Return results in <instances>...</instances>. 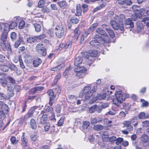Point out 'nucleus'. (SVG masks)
Listing matches in <instances>:
<instances>
[{
  "mask_svg": "<svg viewBox=\"0 0 149 149\" xmlns=\"http://www.w3.org/2000/svg\"><path fill=\"white\" fill-rule=\"evenodd\" d=\"M97 107L96 105H94L91 107L89 110V111L90 113H94L96 110V108Z\"/></svg>",
  "mask_w": 149,
  "mask_h": 149,
  "instance_id": "c03bdc74",
  "label": "nucleus"
},
{
  "mask_svg": "<svg viewBox=\"0 0 149 149\" xmlns=\"http://www.w3.org/2000/svg\"><path fill=\"white\" fill-rule=\"evenodd\" d=\"M141 139L142 141L144 142H147L148 140V138L147 136L145 134L142 135Z\"/></svg>",
  "mask_w": 149,
  "mask_h": 149,
  "instance_id": "de8ad7c7",
  "label": "nucleus"
},
{
  "mask_svg": "<svg viewBox=\"0 0 149 149\" xmlns=\"http://www.w3.org/2000/svg\"><path fill=\"white\" fill-rule=\"evenodd\" d=\"M45 2L44 0H40L38 2V6L39 8H42L44 7V5L45 4Z\"/></svg>",
  "mask_w": 149,
  "mask_h": 149,
  "instance_id": "a18cd8bd",
  "label": "nucleus"
},
{
  "mask_svg": "<svg viewBox=\"0 0 149 149\" xmlns=\"http://www.w3.org/2000/svg\"><path fill=\"white\" fill-rule=\"evenodd\" d=\"M103 127L100 124H98L95 125L93 127V129L96 131H100L103 129Z\"/></svg>",
  "mask_w": 149,
  "mask_h": 149,
  "instance_id": "473e14b6",
  "label": "nucleus"
},
{
  "mask_svg": "<svg viewBox=\"0 0 149 149\" xmlns=\"http://www.w3.org/2000/svg\"><path fill=\"white\" fill-rule=\"evenodd\" d=\"M47 118V115L46 114L42 115V116L39 115L38 118L37 120L40 124H44L46 123Z\"/></svg>",
  "mask_w": 149,
  "mask_h": 149,
  "instance_id": "9d476101",
  "label": "nucleus"
},
{
  "mask_svg": "<svg viewBox=\"0 0 149 149\" xmlns=\"http://www.w3.org/2000/svg\"><path fill=\"white\" fill-rule=\"evenodd\" d=\"M42 60L39 58H36L33 61V64L35 67L38 66L41 63Z\"/></svg>",
  "mask_w": 149,
  "mask_h": 149,
  "instance_id": "a878e982",
  "label": "nucleus"
},
{
  "mask_svg": "<svg viewBox=\"0 0 149 149\" xmlns=\"http://www.w3.org/2000/svg\"><path fill=\"white\" fill-rule=\"evenodd\" d=\"M91 87L89 86H86L82 90V91L85 92V97L86 100L89 99L92 95L93 93L91 91Z\"/></svg>",
  "mask_w": 149,
  "mask_h": 149,
  "instance_id": "20e7f679",
  "label": "nucleus"
},
{
  "mask_svg": "<svg viewBox=\"0 0 149 149\" xmlns=\"http://www.w3.org/2000/svg\"><path fill=\"white\" fill-rule=\"evenodd\" d=\"M54 90L58 94H59L61 92V89L59 86L58 85H57L56 86Z\"/></svg>",
  "mask_w": 149,
  "mask_h": 149,
  "instance_id": "774afa93",
  "label": "nucleus"
},
{
  "mask_svg": "<svg viewBox=\"0 0 149 149\" xmlns=\"http://www.w3.org/2000/svg\"><path fill=\"white\" fill-rule=\"evenodd\" d=\"M110 24L113 28L115 30L119 29L121 31H123L124 28L123 23H119L117 22L116 20H112L111 21Z\"/></svg>",
  "mask_w": 149,
  "mask_h": 149,
  "instance_id": "7ed1b4c3",
  "label": "nucleus"
},
{
  "mask_svg": "<svg viewBox=\"0 0 149 149\" xmlns=\"http://www.w3.org/2000/svg\"><path fill=\"white\" fill-rule=\"evenodd\" d=\"M138 118L140 119H144L146 118V113L144 112L140 113L138 116Z\"/></svg>",
  "mask_w": 149,
  "mask_h": 149,
  "instance_id": "a19ab883",
  "label": "nucleus"
},
{
  "mask_svg": "<svg viewBox=\"0 0 149 149\" xmlns=\"http://www.w3.org/2000/svg\"><path fill=\"white\" fill-rule=\"evenodd\" d=\"M82 58L80 56H78L75 59L74 65L75 66H78L80 64L82 63Z\"/></svg>",
  "mask_w": 149,
  "mask_h": 149,
  "instance_id": "aec40b11",
  "label": "nucleus"
},
{
  "mask_svg": "<svg viewBox=\"0 0 149 149\" xmlns=\"http://www.w3.org/2000/svg\"><path fill=\"white\" fill-rule=\"evenodd\" d=\"M141 101L142 102V107H147L148 105V102L143 99H141Z\"/></svg>",
  "mask_w": 149,
  "mask_h": 149,
  "instance_id": "4d7b16f0",
  "label": "nucleus"
},
{
  "mask_svg": "<svg viewBox=\"0 0 149 149\" xmlns=\"http://www.w3.org/2000/svg\"><path fill=\"white\" fill-rule=\"evenodd\" d=\"M86 70L84 67H77L74 69V71L76 72V75L79 78L82 77V74Z\"/></svg>",
  "mask_w": 149,
  "mask_h": 149,
  "instance_id": "0eeeda50",
  "label": "nucleus"
},
{
  "mask_svg": "<svg viewBox=\"0 0 149 149\" xmlns=\"http://www.w3.org/2000/svg\"><path fill=\"white\" fill-rule=\"evenodd\" d=\"M141 15V14L140 13H135V15H132V18H131V19L134 21H136L137 18H140L142 16Z\"/></svg>",
  "mask_w": 149,
  "mask_h": 149,
  "instance_id": "c756f323",
  "label": "nucleus"
},
{
  "mask_svg": "<svg viewBox=\"0 0 149 149\" xmlns=\"http://www.w3.org/2000/svg\"><path fill=\"white\" fill-rule=\"evenodd\" d=\"M27 41L29 43H32L36 42L37 40L36 38V36L33 37H30L27 38Z\"/></svg>",
  "mask_w": 149,
  "mask_h": 149,
  "instance_id": "cd10ccee",
  "label": "nucleus"
},
{
  "mask_svg": "<svg viewBox=\"0 0 149 149\" xmlns=\"http://www.w3.org/2000/svg\"><path fill=\"white\" fill-rule=\"evenodd\" d=\"M132 9L134 11H137L138 13L143 14V12H145V10L143 8L139 9V7L136 5H134L132 7Z\"/></svg>",
  "mask_w": 149,
  "mask_h": 149,
  "instance_id": "4468645a",
  "label": "nucleus"
},
{
  "mask_svg": "<svg viewBox=\"0 0 149 149\" xmlns=\"http://www.w3.org/2000/svg\"><path fill=\"white\" fill-rule=\"evenodd\" d=\"M113 19L116 20L117 22L119 23H123V22L125 20V17L124 15L121 14L119 15V16L115 15L113 17Z\"/></svg>",
  "mask_w": 149,
  "mask_h": 149,
  "instance_id": "6e6552de",
  "label": "nucleus"
},
{
  "mask_svg": "<svg viewBox=\"0 0 149 149\" xmlns=\"http://www.w3.org/2000/svg\"><path fill=\"white\" fill-rule=\"evenodd\" d=\"M57 4L60 7L62 8H65L68 6V3L64 0L58 2Z\"/></svg>",
  "mask_w": 149,
  "mask_h": 149,
  "instance_id": "6ab92c4d",
  "label": "nucleus"
},
{
  "mask_svg": "<svg viewBox=\"0 0 149 149\" xmlns=\"http://www.w3.org/2000/svg\"><path fill=\"white\" fill-rule=\"evenodd\" d=\"M82 10L80 5L78 4L76 6V13L75 14L76 16H80L81 15Z\"/></svg>",
  "mask_w": 149,
  "mask_h": 149,
  "instance_id": "393cba45",
  "label": "nucleus"
},
{
  "mask_svg": "<svg viewBox=\"0 0 149 149\" xmlns=\"http://www.w3.org/2000/svg\"><path fill=\"white\" fill-rule=\"evenodd\" d=\"M90 44L93 47L97 48H99L101 45L102 46L103 45V44H100L99 41H98L97 39L92 40L91 41Z\"/></svg>",
  "mask_w": 149,
  "mask_h": 149,
  "instance_id": "9b49d317",
  "label": "nucleus"
},
{
  "mask_svg": "<svg viewBox=\"0 0 149 149\" xmlns=\"http://www.w3.org/2000/svg\"><path fill=\"white\" fill-rule=\"evenodd\" d=\"M65 118L64 116H62L58 122V125L59 126H61L63 123L64 120Z\"/></svg>",
  "mask_w": 149,
  "mask_h": 149,
  "instance_id": "49530a36",
  "label": "nucleus"
},
{
  "mask_svg": "<svg viewBox=\"0 0 149 149\" xmlns=\"http://www.w3.org/2000/svg\"><path fill=\"white\" fill-rule=\"evenodd\" d=\"M10 36L11 39L13 41L15 40L17 38L16 34L15 32H12L11 33Z\"/></svg>",
  "mask_w": 149,
  "mask_h": 149,
  "instance_id": "6e6d98bb",
  "label": "nucleus"
},
{
  "mask_svg": "<svg viewBox=\"0 0 149 149\" xmlns=\"http://www.w3.org/2000/svg\"><path fill=\"white\" fill-rule=\"evenodd\" d=\"M7 87L8 88L7 94L10 97L13 96L14 94L13 90L15 87V86H12L11 87H10L9 86V84H8L7 85Z\"/></svg>",
  "mask_w": 149,
  "mask_h": 149,
  "instance_id": "a211bd4d",
  "label": "nucleus"
},
{
  "mask_svg": "<svg viewBox=\"0 0 149 149\" xmlns=\"http://www.w3.org/2000/svg\"><path fill=\"white\" fill-rule=\"evenodd\" d=\"M123 138L121 137H119L117 138H116V143L117 145H118V144L120 143L123 142Z\"/></svg>",
  "mask_w": 149,
  "mask_h": 149,
  "instance_id": "680f3d73",
  "label": "nucleus"
},
{
  "mask_svg": "<svg viewBox=\"0 0 149 149\" xmlns=\"http://www.w3.org/2000/svg\"><path fill=\"white\" fill-rule=\"evenodd\" d=\"M115 96L116 97L113 100V103L115 105V106H113L112 110L108 112L107 114L111 115H115L116 112L119 110L120 104H121L122 101L128 97L129 95L127 94L122 93L121 91H118L116 92Z\"/></svg>",
  "mask_w": 149,
  "mask_h": 149,
  "instance_id": "f257e3e1",
  "label": "nucleus"
},
{
  "mask_svg": "<svg viewBox=\"0 0 149 149\" xmlns=\"http://www.w3.org/2000/svg\"><path fill=\"white\" fill-rule=\"evenodd\" d=\"M89 34H88V33H87L86 32H85L82 35V36L81 38V42H82V41H83L84 40V38H87V36H88V35Z\"/></svg>",
  "mask_w": 149,
  "mask_h": 149,
  "instance_id": "5fc2aeb1",
  "label": "nucleus"
},
{
  "mask_svg": "<svg viewBox=\"0 0 149 149\" xmlns=\"http://www.w3.org/2000/svg\"><path fill=\"white\" fill-rule=\"evenodd\" d=\"M7 79L9 81V83H11L10 85H9V86L10 87H11L12 86H14V84L15 83V80L10 76L8 77Z\"/></svg>",
  "mask_w": 149,
  "mask_h": 149,
  "instance_id": "2f4dec72",
  "label": "nucleus"
},
{
  "mask_svg": "<svg viewBox=\"0 0 149 149\" xmlns=\"http://www.w3.org/2000/svg\"><path fill=\"white\" fill-rule=\"evenodd\" d=\"M41 8H42L41 11L43 13H48L49 12V10L47 7L44 6Z\"/></svg>",
  "mask_w": 149,
  "mask_h": 149,
  "instance_id": "e2e57ef3",
  "label": "nucleus"
},
{
  "mask_svg": "<svg viewBox=\"0 0 149 149\" xmlns=\"http://www.w3.org/2000/svg\"><path fill=\"white\" fill-rule=\"evenodd\" d=\"M23 38L22 37H19V39L15 42L14 44V47L16 48H17L19 46L21 43L23 42Z\"/></svg>",
  "mask_w": 149,
  "mask_h": 149,
  "instance_id": "4be33fe9",
  "label": "nucleus"
},
{
  "mask_svg": "<svg viewBox=\"0 0 149 149\" xmlns=\"http://www.w3.org/2000/svg\"><path fill=\"white\" fill-rule=\"evenodd\" d=\"M70 70V67L69 66L65 70L63 73V75L64 76H66L68 74L69 70Z\"/></svg>",
  "mask_w": 149,
  "mask_h": 149,
  "instance_id": "0e129e2a",
  "label": "nucleus"
},
{
  "mask_svg": "<svg viewBox=\"0 0 149 149\" xmlns=\"http://www.w3.org/2000/svg\"><path fill=\"white\" fill-rule=\"evenodd\" d=\"M55 33L57 37L61 38L64 34V31L62 26H57L55 28Z\"/></svg>",
  "mask_w": 149,
  "mask_h": 149,
  "instance_id": "39448f33",
  "label": "nucleus"
},
{
  "mask_svg": "<svg viewBox=\"0 0 149 149\" xmlns=\"http://www.w3.org/2000/svg\"><path fill=\"white\" fill-rule=\"evenodd\" d=\"M125 23L126 25L128 26V27L129 28H132L134 27V24L132 21L131 19L129 18L128 19H125Z\"/></svg>",
  "mask_w": 149,
  "mask_h": 149,
  "instance_id": "f3484780",
  "label": "nucleus"
},
{
  "mask_svg": "<svg viewBox=\"0 0 149 149\" xmlns=\"http://www.w3.org/2000/svg\"><path fill=\"white\" fill-rule=\"evenodd\" d=\"M33 113L31 111L29 110L28 113L24 116L25 119H27L31 117L33 115Z\"/></svg>",
  "mask_w": 149,
  "mask_h": 149,
  "instance_id": "79ce46f5",
  "label": "nucleus"
},
{
  "mask_svg": "<svg viewBox=\"0 0 149 149\" xmlns=\"http://www.w3.org/2000/svg\"><path fill=\"white\" fill-rule=\"evenodd\" d=\"M107 31L111 38H114L115 34L113 31L110 29H107Z\"/></svg>",
  "mask_w": 149,
  "mask_h": 149,
  "instance_id": "e433bc0d",
  "label": "nucleus"
},
{
  "mask_svg": "<svg viewBox=\"0 0 149 149\" xmlns=\"http://www.w3.org/2000/svg\"><path fill=\"white\" fill-rule=\"evenodd\" d=\"M71 22L74 24H77L79 22L78 19L75 17H72L70 19Z\"/></svg>",
  "mask_w": 149,
  "mask_h": 149,
  "instance_id": "3c124183",
  "label": "nucleus"
},
{
  "mask_svg": "<svg viewBox=\"0 0 149 149\" xmlns=\"http://www.w3.org/2000/svg\"><path fill=\"white\" fill-rule=\"evenodd\" d=\"M0 83L2 86L4 87L7 85V81L5 78V76L0 74Z\"/></svg>",
  "mask_w": 149,
  "mask_h": 149,
  "instance_id": "dca6fc26",
  "label": "nucleus"
},
{
  "mask_svg": "<svg viewBox=\"0 0 149 149\" xmlns=\"http://www.w3.org/2000/svg\"><path fill=\"white\" fill-rule=\"evenodd\" d=\"M149 17H146L143 18L142 20V21L145 23H147L146 26H149Z\"/></svg>",
  "mask_w": 149,
  "mask_h": 149,
  "instance_id": "864d4df0",
  "label": "nucleus"
},
{
  "mask_svg": "<svg viewBox=\"0 0 149 149\" xmlns=\"http://www.w3.org/2000/svg\"><path fill=\"white\" fill-rule=\"evenodd\" d=\"M48 95L50 96L49 98H55L56 97V95L54 94L53 91L52 89L49 90L47 92Z\"/></svg>",
  "mask_w": 149,
  "mask_h": 149,
  "instance_id": "72a5a7b5",
  "label": "nucleus"
},
{
  "mask_svg": "<svg viewBox=\"0 0 149 149\" xmlns=\"http://www.w3.org/2000/svg\"><path fill=\"white\" fill-rule=\"evenodd\" d=\"M8 32L3 31L2 34L1 35V42H6L7 37L8 36Z\"/></svg>",
  "mask_w": 149,
  "mask_h": 149,
  "instance_id": "5701e85b",
  "label": "nucleus"
},
{
  "mask_svg": "<svg viewBox=\"0 0 149 149\" xmlns=\"http://www.w3.org/2000/svg\"><path fill=\"white\" fill-rule=\"evenodd\" d=\"M131 123V122L130 121H125L123 122V124L124 126L126 127L130 126Z\"/></svg>",
  "mask_w": 149,
  "mask_h": 149,
  "instance_id": "13d9d810",
  "label": "nucleus"
},
{
  "mask_svg": "<svg viewBox=\"0 0 149 149\" xmlns=\"http://www.w3.org/2000/svg\"><path fill=\"white\" fill-rule=\"evenodd\" d=\"M61 77V75L60 73H58L56 75L54 80L53 83L52 84V86H54L57 83L58 80L60 79Z\"/></svg>",
  "mask_w": 149,
  "mask_h": 149,
  "instance_id": "bb28decb",
  "label": "nucleus"
},
{
  "mask_svg": "<svg viewBox=\"0 0 149 149\" xmlns=\"http://www.w3.org/2000/svg\"><path fill=\"white\" fill-rule=\"evenodd\" d=\"M136 31L138 33H143L144 29V26L141 21H138L136 23Z\"/></svg>",
  "mask_w": 149,
  "mask_h": 149,
  "instance_id": "1a4fd4ad",
  "label": "nucleus"
},
{
  "mask_svg": "<svg viewBox=\"0 0 149 149\" xmlns=\"http://www.w3.org/2000/svg\"><path fill=\"white\" fill-rule=\"evenodd\" d=\"M25 134L24 133H23L21 139V145L23 146L24 147L27 146L28 141L26 136H25Z\"/></svg>",
  "mask_w": 149,
  "mask_h": 149,
  "instance_id": "f8f14e48",
  "label": "nucleus"
},
{
  "mask_svg": "<svg viewBox=\"0 0 149 149\" xmlns=\"http://www.w3.org/2000/svg\"><path fill=\"white\" fill-rule=\"evenodd\" d=\"M36 31L37 32H40L41 30V26L40 25L36 23L34 24Z\"/></svg>",
  "mask_w": 149,
  "mask_h": 149,
  "instance_id": "ea45409f",
  "label": "nucleus"
},
{
  "mask_svg": "<svg viewBox=\"0 0 149 149\" xmlns=\"http://www.w3.org/2000/svg\"><path fill=\"white\" fill-rule=\"evenodd\" d=\"M98 24L97 23H95L92 24L88 28L87 32L88 34H90L92 32L97 26Z\"/></svg>",
  "mask_w": 149,
  "mask_h": 149,
  "instance_id": "412c9836",
  "label": "nucleus"
},
{
  "mask_svg": "<svg viewBox=\"0 0 149 149\" xmlns=\"http://www.w3.org/2000/svg\"><path fill=\"white\" fill-rule=\"evenodd\" d=\"M44 110L46 112L49 111L52 112L53 111V108L52 107H50L49 106H46L45 107Z\"/></svg>",
  "mask_w": 149,
  "mask_h": 149,
  "instance_id": "37998d69",
  "label": "nucleus"
},
{
  "mask_svg": "<svg viewBox=\"0 0 149 149\" xmlns=\"http://www.w3.org/2000/svg\"><path fill=\"white\" fill-rule=\"evenodd\" d=\"M36 49L38 52H39L41 50L44 48L42 43H40L38 44L36 47Z\"/></svg>",
  "mask_w": 149,
  "mask_h": 149,
  "instance_id": "58836bf2",
  "label": "nucleus"
},
{
  "mask_svg": "<svg viewBox=\"0 0 149 149\" xmlns=\"http://www.w3.org/2000/svg\"><path fill=\"white\" fill-rule=\"evenodd\" d=\"M74 35L73 37V40L75 42L77 41L78 38L80 34V31L77 28L75 29L74 32Z\"/></svg>",
  "mask_w": 149,
  "mask_h": 149,
  "instance_id": "ddd939ff",
  "label": "nucleus"
},
{
  "mask_svg": "<svg viewBox=\"0 0 149 149\" xmlns=\"http://www.w3.org/2000/svg\"><path fill=\"white\" fill-rule=\"evenodd\" d=\"M17 26V24L16 22H11L10 24L9 25L10 28L11 29L15 28Z\"/></svg>",
  "mask_w": 149,
  "mask_h": 149,
  "instance_id": "8fccbe9b",
  "label": "nucleus"
},
{
  "mask_svg": "<svg viewBox=\"0 0 149 149\" xmlns=\"http://www.w3.org/2000/svg\"><path fill=\"white\" fill-rule=\"evenodd\" d=\"M30 125L32 129L35 130L36 129L37 127L36 123L35 120L33 118L31 119Z\"/></svg>",
  "mask_w": 149,
  "mask_h": 149,
  "instance_id": "7c9ffc66",
  "label": "nucleus"
},
{
  "mask_svg": "<svg viewBox=\"0 0 149 149\" xmlns=\"http://www.w3.org/2000/svg\"><path fill=\"white\" fill-rule=\"evenodd\" d=\"M38 137L37 134H32L31 136V139L32 141H36Z\"/></svg>",
  "mask_w": 149,
  "mask_h": 149,
  "instance_id": "338daca9",
  "label": "nucleus"
},
{
  "mask_svg": "<svg viewBox=\"0 0 149 149\" xmlns=\"http://www.w3.org/2000/svg\"><path fill=\"white\" fill-rule=\"evenodd\" d=\"M1 46L2 49L4 51L9 50L10 49V45L6 42H1Z\"/></svg>",
  "mask_w": 149,
  "mask_h": 149,
  "instance_id": "2eb2a0df",
  "label": "nucleus"
},
{
  "mask_svg": "<svg viewBox=\"0 0 149 149\" xmlns=\"http://www.w3.org/2000/svg\"><path fill=\"white\" fill-rule=\"evenodd\" d=\"M64 66V65L63 64H61L54 68H51L50 70L52 71H57L60 70L61 68H62Z\"/></svg>",
  "mask_w": 149,
  "mask_h": 149,
  "instance_id": "c9c22d12",
  "label": "nucleus"
},
{
  "mask_svg": "<svg viewBox=\"0 0 149 149\" xmlns=\"http://www.w3.org/2000/svg\"><path fill=\"white\" fill-rule=\"evenodd\" d=\"M91 123L92 125L95 124L98 122H100L99 120H98L96 118H92L90 120Z\"/></svg>",
  "mask_w": 149,
  "mask_h": 149,
  "instance_id": "603ef678",
  "label": "nucleus"
},
{
  "mask_svg": "<svg viewBox=\"0 0 149 149\" xmlns=\"http://www.w3.org/2000/svg\"><path fill=\"white\" fill-rule=\"evenodd\" d=\"M9 69V67L6 65L3 64L0 65V69L3 72H6L8 71Z\"/></svg>",
  "mask_w": 149,
  "mask_h": 149,
  "instance_id": "c85d7f7f",
  "label": "nucleus"
},
{
  "mask_svg": "<svg viewBox=\"0 0 149 149\" xmlns=\"http://www.w3.org/2000/svg\"><path fill=\"white\" fill-rule=\"evenodd\" d=\"M25 25V22L23 20H21L19 22V27L20 29H23Z\"/></svg>",
  "mask_w": 149,
  "mask_h": 149,
  "instance_id": "09e8293b",
  "label": "nucleus"
},
{
  "mask_svg": "<svg viewBox=\"0 0 149 149\" xmlns=\"http://www.w3.org/2000/svg\"><path fill=\"white\" fill-rule=\"evenodd\" d=\"M97 54L98 52L97 51L91 50L89 53H85L84 57L86 58V62L88 63L89 65H90V64L94 61L93 58L92 57H96Z\"/></svg>",
  "mask_w": 149,
  "mask_h": 149,
  "instance_id": "f03ea898",
  "label": "nucleus"
},
{
  "mask_svg": "<svg viewBox=\"0 0 149 149\" xmlns=\"http://www.w3.org/2000/svg\"><path fill=\"white\" fill-rule=\"evenodd\" d=\"M46 36L45 34H43L40 36H36V38L37 40V39L42 40L43 39L45 38Z\"/></svg>",
  "mask_w": 149,
  "mask_h": 149,
  "instance_id": "69168bd1",
  "label": "nucleus"
},
{
  "mask_svg": "<svg viewBox=\"0 0 149 149\" xmlns=\"http://www.w3.org/2000/svg\"><path fill=\"white\" fill-rule=\"evenodd\" d=\"M102 141L104 142H107L109 140V138L108 135L106 134H103V135H102Z\"/></svg>",
  "mask_w": 149,
  "mask_h": 149,
  "instance_id": "052dcab7",
  "label": "nucleus"
},
{
  "mask_svg": "<svg viewBox=\"0 0 149 149\" xmlns=\"http://www.w3.org/2000/svg\"><path fill=\"white\" fill-rule=\"evenodd\" d=\"M8 107L7 105L2 102L0 103V110L8 111Z\"/></svg>",
  "mask_w": 149,
  "mask_h": 149,
  "instance_id": "b1692460",
  "label": "nucleus"
},
{
  "mask_svg": "<svg viewBox=\"0 0 149 149\" xmlns=\"http://www.w3.org/2000/svg\"><path fill=\"white\" fill-rule=\"evenodd\" d=\"M3 25L4 26L5 28L3 29V31L6 32H8L9 31V25L7 23H3Z\"/></svg>",
  "mask_w": 149,
  "mask_h": 149,
  "instance_id": "4c0bfd02",
  "label": "nucleus"
},
{
  "mask_svg": "<svg viewBox=\"0 0 149 149\" xmlns=\"http://www.w3.org/2000/svg\"><path fill=\"white\" fill-rule=\"evenodd\" d=\"M9 68H10L12 71H15L16 70L17 68L13 64L10 65L9 66Z\"/></svg>",
  "mask_w": 149,
  "mask_h": 149,
  "instance_id": "bf43d9fd",
  "label": "nucleus"
},
{
  "mask_svg": "<svg viewBox=\"0 0 149 149\" xmlns=\"http://www.w3.org/2000/svg\"><path fill=\"white\" fill-rule=\"evenodd\" d=\"M96 31L97 33L103 36L104 37H106V39H104L105 42L108 43L110 42V39L109 38L107 37V35L106 33L101 28H98L96 29Z\"/></svg>",
  "mask_w": 149,
  "mask_h": 149,
  "instance_id": "423d86ee",
  "label": "nucleus"
},
{
  "mask_svg": "<svg viewBox=\"0 0 149 149\" xmlns=\"http://www.w3.org/2000/svg\"><path fill=\"white\" fill-rule=\"evenodd\" d=\"M90 126V122L88 121H84L82 125V128L84 130L86 129Z\"/></svg>",
  "mask_w": 149,
  "mask_h": 149,
  "instance_id": "f704fd0d",
  "label": "nucleus"
}]
</instances>
